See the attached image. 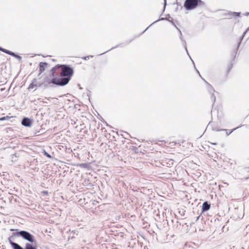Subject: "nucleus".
Instances as JSON below:
<instances>
[{"label": "nucleus", "instance_id": "obj_6", "mask_svg": "<svg viewBox=\"0 0 249 249\" xmlns=\"http://www.w3.org/2000/svg\"><path fill=\"white\" fill-rule=\"evenodd\" d=\"M48 65V63L46 62H40L39 64V71L40 73L43 72L45 70V67Z\"/></svg>", "mask_w": 249, "mask_h": 249}, {"label": "nucleus", "instance_id": "obj_22", "mask_svg": "<svg viewBox=\"0 0 249 249\" xmlns=\"http://www.w3.org/2000/svg\"><path fill=\"white\" fill-rule=\"evenodd\" d=\"M5 118H6L5 117H2V118H0V120H1V121L4 120H5Z\"/></svg>", "mask_w": 249, "mask_h": 249}, {"label": "nucleus", "instance_id": "obj_15", "mask_svg": "<svg viewBox=\"0 0 249 249\" xmlns=\"http://www.w3.org/2000/svg\"><path fill=\"white\" fill-rule=\"evenodd\" d=\"M211 98L212 100L213 101V102H214L215 101V97L214 96L213 93L212 94Z\"/></svg>", "mask_w": 249, "mask_h": 249}, {"label": "nucleus", "instance_id": "obj_9", "mask_svg": "<svg viewBox=\"0 0 249 249\" xmlns=\"http://www.w3.org/2000/svg\"><path fill=\"white\" fill-rule=\"evenodd\" d=\"M9 54L10 55H12L16 58H17L19 60H21L22 57L20 56L15 54L14 53H13L11 52V53H9Z\"/></svg>", "mask_w": 249, "mask_h": 249}, {"label": "nucleus", "instance_id": "obj_23", "mask_svg": "<svg viewBox=\"0 0 249 249\" xmlns=\"http://www.w3.org/2000/svg\"><path fill=\"white\" fill-rule=\"evenodd\" d=\"M45 155L49 157H51V156L46 152H45Z\"/></svg>", "mask_w": 249, "mask_h": 249}, {"label": "nucleus", "instance_id": "obj_3", "mask_svg": "<svg viewBox=\"0 0 249 249\" xmlns=\"http://www.w3.org/2000/svg\"><path fill=\"white\" fill-rule=\"evenodd\" d=\"M14 234L18 236H20L30 242H34L35 241L34 236L29 232L25 231L17 232L14 233Z\"/></svg>", "mask_w": 249, "mask_h": 249}, {"label": "nucleus", "instance_id": "obj_1", "mask_svg": "<svg viewBox=\"0 0 249 249\" xmlns=\"http://www.w3.org/2000/svg\"><path fill=\"white\" fill-rule=\"evenodd\" d=\"M60 67H62L60 76H66V77L61 78H53L50 82H49V84L53 83L58 86H63L69 83L71 76L73 74V70L67 65H60Z\"/></svg>", "mask_w": 249, "mask_h": 249}, {"label": "nucleus", "instance_id": "obj_21", "mask_svg": "<svg viewBox=\"0 0 249 249\" xmlns=\"http://www.w3.org/2000/svg\"><path fill=\"white\" fill-rule=\"evenodd\" d=\"M38 101L40 102H43V103H47L46 102L43 101L41 98H38Z\"/></svg>", "mask_w": 249, "mask_h": 249}, {"label": "nucleus", "instance_id": "obj_18", "mask_svg": "<svg viewBox=\"0 0 249 249\" xmlns=\"http://www.w3.org/2000/svg\"><path fill=\"white\" fill-rule=\"evenodd\" d=\"M233 14H234V15H235L236 16H239V15H240V13L234 12Z\"/></svg>", "mask_w": 249, "mask_h": 249}, {"label": "nucleus", "instance_id": "obj_12", "mask_svg": "<svg viewBox=\"0 0 249 249\" xmlns=\"http://www.w3.org/2000/svg\"><path fill=\"white\" fill-rule=\"evenodd\" d=\"M2 52H4V53H6L8 54H9V53H11V51H8V50H6V49H3V48Z\"/></svg>", "mask_w": 249, "mask_h": 249}, {"label": "nucleus", "instance_id": "obj_5", "mask_svg": "<svg viewBox=\"0 0 249 249\" xmlns=\"http://www.w3.org/2000/svg\"><path fill=\"white\" fill-rule=\"evenodd\" d=\"M8 240L13 249H24L18 244L13 242L10 238H8Z\"/></svg>", "mask_w": 249, "mask_h": 249}, {"label": "nucleus", "instance_id": "obj_25", "mask_svg": "<svg viewBox=\"0 0 249 249\" xmlns=\"http://www.w3.org/2000/svg\"><path fill=\"white\" fill-rule=\"evenodd\" d=\"M249 15V13H247L246 14V15H247V16H248Z\"/></svg>", "mask_w": 249, "mask_h": 249}, {"label": "nucleus", "instance_id": "obj_13", "mask_svg": "<svg viewBox=\"0 0 249 249\" xmlns=\"http://www.w3.org/2000/svg\"><path fill=\"white\" fill-rule=\"evenodd\" d=\"M46 99H47L48 100H50V99H53L54 100H55V101H56L57 102L58 99L57 98H51V97H49V98H45Z\"/></svg>", "mask_w": 249, "mask_h": 249}, {"label": "nucleus", "instance_id": "obj_17", "mask_svg": "<svg viewBox=\"0 0 249 249\" xmlns=\"http://www.w3.org/2000/svg\"><path fill=\"white\" fill-rule=\"evenodd\" d=\"M42 193L45 195H47L48 194V193L47 191H43L42 192Z\"/></svg>", "mask_w": 249, "mask_h": 249}, {"label": "nucleus", "instance_id": "obj_16", "mask_svg": "<svg viewBox=\"0 0 249 249\" xmlns=\"http://www.w3.org/2000/svg\"><path fill=\"white\" fill-rule=\"evenodd\" d=\"M90 57H92V56H86V57H83V58L84 59H85V60H87V59H89V58Z\"/></svg>", "mask_w": 249, "mask_h": 249}, {"label": "nucleus", "instance_id": "obj_7", "mask_svg": "<svg viewBox=\"0 0 249 249\" xmlns=\"http://www.w3.org/2000/svg\"><path fill=\"white\" fill-rule=\"evenodd\" d=\"M210 208V204H209L208 202H205L203 203L202 207V210L203 212L207 211L209 210Z\"/></svg>", "mask_w": 249, "mask_h": 249}, {"label": "nucleus", "instance_id": "obj_10", "mask_svg": "<svg viewBox=\"0 0 249 249\" xmlns=\"http://www.w3.org/2000/svg\"><path fill=\"white\" fill-rule=\"evenodd\" d=\"M178 30H179V32H180V39L182 40V42H183V45H184V47H185V48L186 51L187 52V48H186V42H185L184 40H183L182 39V37H181L182 34H181V31H180L179 29H178Z\"/></svg>", "mask_w": 249, "mask_h": 249}, {"label": "nucleus", "instance_id": "obj_11", "mask_svg": "<svg viewBox=\"0 0 249 249\" xmlns=\"http://www.w3.org/2000/svg\"><path fill=\"white\" fill-rule=\"evenodd\" d=\"M79 166L81 167L86 168L87 167L88 165L86 163H81L79 165Z\"/></svg>", "mask_w": 249, "mask_h": 249}, {"label": "nucleus", "instance_id": "obj_26", "mask_svg": "<svg viewBox=\"0 0 249 249\" xmlns=\"http://www.w3.org/2000/svg\"><path fill=\"white\" fill-rule=\"evenodd\" d=\"M211 143L213 144H214V145L216 144V143Z\"/></svg>", "mask_w": 249, "mask_h": 249}, {"label": "nucleus", "instance_id": "obj_19", "mask_svg": "<svg viewBox=\"0 0 249 249\" xmlns=\"http://www.w3.org/2000/svg\"><path fill=\"white\" fill-rule=\"evenodd\" d=\"M166 5V0H164V9H165Z\"/></svg>", "mask_w": 249, "mask_h": 249}, {"label": "nucleus", "instance_id": "obj_24", "mask_svg": "<svg viewBox=\"0 0 249 249\" xmlns=\"http://www.w3.org/2000/svg\"><path fill=\"white\" fill-rule=\"evenodd\" d=\"M0 51H2V50H3V48H0Z\"/></svg>", "mask_w": 249, "mask_h": 249}, {"label": "nucleus", "instance_id": "obj_27", "mask_svg": "<svg viewBox=\"0 0 249 249\" xmlns=\"http://www.w3.org/2000/svg\"><path fill=\"white\" fill-rule=\"evenodd\" d=\"M220 130H222V129H221V130L216 129V131H220Z\"/></svg>", "mask_w": 249, "mask_h": 249}, {"label": "nucleus", "instance_id": "obj_2", "mask_svg": "<svg viewBox=\"0 0 249 249\" xmlns=\"http://www.w3.org/2000/svg\"><path fill=\"white\" fill-rule=\"evenodd\" d=\"M197 6L201 7L205 6V3L201 0H186L184 6L187 10L195 9Z\"/></svg>", "mask_w": 249, "mask_h": 249}, {"label": "nucleus", "instance_id": "obj_14", "mask_svg": "<svg viewBox=\"0 0 249 249\" xmlns=\"http://www.w3.org/2000/svg\"><path fill=\"white\" fill-rule=\"evenodd\" d=\"M35 86V85L33 83H31L29 86V89H33L34 88V87Z\"/></svg>", "mask_w": 249, "mask_h": 249}, {"label": "nucleus", "instance_id": "obj_8", "mask_svg": "<svg viewBox=\"0 0 249 249\" xmlns=\"http://www.w3.org/2000/svg\"><path fill=\"white\" fill-rule=\"evenodd\" d=\"M60 67V65H57L52 68L51 71H52V75L53 77L54 76V73H55V71L57 70V69H58Z\"/></svg>", "mask_w": 249, "mask_h": 249}, {"label": "nucleus", "instance_id": "obj_4", "mask_svg": "<svg viewBox=\"0 0 249 249\" xmlns=\"http://www.w3.org/2000/svg\"><path fill=\"white\" fill-rule=\"evenodd\" d=\"M21 124L25 126H30L32 124V121L28 118H24L22 121Z\"/></svg>", "mask_w": 249, "mask_h": 249}, {"label": "nucleus", "instance_id": "obj_20", "mask_svg": "<svg viewBox=\"0 0 249 249\" xmlns=\"http://www.w3.org/2000/svg\"><path fill=\"white\" fill-rule=\"evenodd\" d=\"M209 86H210V88L211 90V91L210 89H209V91L211 92V91H213V88L212 87H211V85H209Z\"/></svg>", "mask_w": 249, "mask_h": 249}]
</instances>
